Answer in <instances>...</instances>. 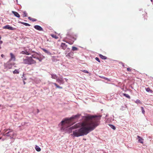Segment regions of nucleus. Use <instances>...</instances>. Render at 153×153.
<instances>
[{"mask_svg":"<svg viewBox=\"0 0 153 153\" xmlns=\"http://www.w3.org/2000/svg\"><path fill=\"white\" fill-rule=\"evenodd\" d=\"M101 117V115H88L85 116V120L83 122L76 124L69 128L70 131L69 133L71 132L72 130L73 129L82 127L79 129L73 131L72 135L74 137H79L86 135L99 125Z\"/></svg>","mask_w":153,"mask_h":153,"instance_id":"nucleus-1","label":"nucleus"},{"mask_svg":"<svg viewBox=\"0 0 153 153\" xmlns=\"http://www.w3.org/2000/svg\"><path fill=\"white\" fill-rule=\"evenodd\" d=\"M80 116V114H77L72 116L70 119H66L62 121L61 122L62 128L64 129V127L65 126H67V127L71 125L70 123L72 119L79 118Z\"/></svg>","mask_w":153,"mask_h":153,"instance_id":"nucleus-2","label":"nucleus"},{"mask_svg":"<svg viewBox=\"0 0 153 153\" xmlns=\"http://www.w3.org/2000/svg\"><path fill=\"white\" fill-rule=\"evenodd\" d=\"M23 63L26 64L31 65L36 63V61L32 58V57L27 56L25 58L23 59Z\"/></svg>","mask_w":153,"mask_h":153,"instance_id":"nucleus-3","label":"nucleus"},{"mask_svg":"<svg viewBox=\"0 0 153 153\" xmlns=\"http://www.w3.org/2000/svg\"><path fill=\"white\" fill-rule=\"evenodd\" d=\"M4 136L9 137L10 138H13L15 133L12 129L11 128L6 129L4 130Z\"/></svg>","mask_w":153,"mask_h":153,"instance_id":"nucleus-4","label":"nucleus"},{"mask_svg":"<svg viewBox=\"0 0 153 153\" xmlns=\"http://www.w3.org/2000/svg\"><path fill=\"white\" fill-rule=\"evenodd\" d=\"M35 52L33 51H32V50L30 49H29L28 51L26 50H24V51H22L20 52V53L23 54H26L27 55H29L31 54V53H34Z\"/></svg>","mask_w":153,"mask_h":153,"instance_id":"nucleus-5","label":"nucleus"},{"mask_svg":"<svg viewBox=\"0 0 153 153\" xmlns=\"http://www.w3.org/2000/svg\"><path fill=\"white\" fill-rule=\"evenodd\" d=\"M14 65V63L13 62L11 63L10 62V61H9L7 62L6 64H5V66L6 68L8 69H11L13 66Z\"/></svg>","mask_w":153,"mask_h":153,"instance_id":"nucleus-6","label":"nucleus"},{"mask_svg":"<svg viewBox=\"0 0 153 153\" xmlns=\"http://www.w3.org/2000/svg\"><path fill=\"white\" fill-rule=\"evenodd\" d=\"M3 28L5 29H7L9 30H15L16 29V28H13V27L10 26L9 25H7L3 27Z\"/></svg>","mask_w":153,"mask_h":153,"instance_id":"nucleus-7","label":"nucleus"},{"mask_svg":"<svg viewBox=\"0 0 153 153\" xmlns=\"http://www.w3.org/2000/svg\"><path fill=\"white\" fill-rule=\"evenodd\" d=\"M10 58L9 59V61H11V60H13V61H15L16 58L15 55L12 53H10Z\"/></svg>","mask_w":153,"mask_h":153,"instance_id":"nucleus-8","label":"nucleus"},{"mask_svg":"<svg viewBox=\"0 0 153 153\" xmlns=\"http://www.w3.org/2000/svg\"><path fill=\"white\" fill-rule=\"evenodd\" d=\"M34 28L36 29L39 30V31H43V28L40 26L39 25H35L34 26Z\"/></svg>","mask_w":153,"mask_h":153,"instance_id":"nucleus-9","label":"nucleus"},{"mask_svg":"<svg viewBox=\"0 0 153 153\" xmlns=\"http://www.w3.org/2000/svg\"><path fill=\"white\" fill-rule=\"evenodd\" d=\"M137 137L138 139V142L141 143H143V139L140 136L138 135Z\"/></svg>","mask_w":153,"mask_h":153,"instance_id":"nucleus-10","label":"nucleus"},{"mask_svg":"<svg viewBox=\"0 0 153 153\" xmlns=\"http://www.w3.org/2000/svg\"><path fill=\"white\" fill-rule=\"evenodd\" d=\"M61 46L63 49L65 50L67 48V45H66L65 43H62Z\"/></svg>","mask_w":153,"mask_h":153,"instance_id":"nucleus-11","label":"nucleus"},{"mask_svg":"<svg viewBox=\"0 0 153 153\" xmlns=\"http://www.w3.org/2000/svg\"><path fill=\"white\" fill-rule=\"evenodd\" d=\"M12 13L13 14L18 18H19L20 16L19 14L17 12L14 11H12Z\"/></svg>","mask_w":153,"mask_h":153,"instance_id":"nucleus-12","label":"nucleus"},{"mask_svg":"<svg viewBox=\"0 0 153 153\" xmlns=\"http://www.w3.org/2000/svg\"><path fill=\"white\" fill-rule=\"evenodd\" d=\"M42 50L43 51H44L45 53H47L48 55H51V53L48 51L46 50L44 48H42Z\"/></svg>","mask_w":153,"mask_h":153,"instance_id":"nucleus-13","label":"nucleus"},{"mask_svg":"<svg viewBox=\"0 0 153 153\" xmlns=\"http://www.w3.org/2000/svg\"><path fill=\"white\" fill-rule=\"evenodd\" d=\"M99 56L102 59H107V57H106L105 56H104L102 55V54H100L99 55Z\"/></svg>","mask_w":153,"mask_h":153,"instance_id":"nucleus-14","label":"nucleus"},{"mask_svg":"<svg viewBox=\"0 0 153 153\" xmlns=\"http://www.w3.org/2000/svg\"><path fill=\"white\" fill-rule=\"evenodd\" d=\"M74 55V53L72 52H70V53H68V54L66 55V56L67 57H70L73 58L72 56H73Z\"/></svg>","mask_w":153,"mask_h":153,"instance_id":"nucleus-15","label":"nucleus"},{"mask_svg":"<svg viewBox=\"0 0 153 153\" xmlns=\"http://www.w3.org/2000/svg\"><path fill=\"white\" fill-rule=\"evenodd\" d=\"M35 148L37 152H40L41 150L40 148L37 146H36Z\"/></svg>","mask_w":153,"mask_h":153,"instance_id":"nucleus-16","label":"nucleus"},{"mask_svg":"<svg viewBox=\"0 0 153 153\" xmlns=\"http://www.w3.org/2000/svg\"><path fill=\"white\" fill-rule=\"evenodd\" d=\"M19 22L20 23H21V24H23L24 25H25L26 26H30V25L28 23H25V22Z\"/></svg>","mask_w":153,"mask_h":153,"instance_id":"nucleus-17","label":"nucleus"},{"mask_svg":"<svg viewBox=\"0 0 153 153\" xmlns=\"http://www.w3.org/2000/svg\"><path fill=\"white\" fill-rule=\"evenodd\" d=\"M51 78L53 79H56L57 78V76L56 74H51Z\"/></svg>","mask_w":153,"mask_h":153,"instance_id":"nucleus-18","label":"nucleus"},{"mask_svg":"<svg viewBox=\"0 0 153 153\" xmlns=\"http://www.w3.org/2000/svg\"><path fill=\"white\" fill-rule=\"evenodd\" d=\"M19 73V70L18 69H15L14 71H13V73L14 74H18Z\"/></svg>","mask_w":153,"mask_h":153,"instance_id":"nucleus-19","label":"nucleus"},{"mask_svg":"<svg viewBox=\"0 0 153 153\" xmlns=\"http://www.w3.org/2000/svg\"><path fill=\"white\" fill-rule=\"evenodd\" d=\"M56 87L57 88H59L60 89H62V87H60L59 85H58L57 84L55 83H53Z\"/></svg>","mask_w":153,"mask_h":153,"instance_id":"nucleus-20","label":"nucleus"},{"mask_svg":"<svg viewBox=\"0 0 153 153\" xmlns=\"http://www.w3.org/2000/svg\"><path fill=\"white\" fill-rule=\"evenodd\" d=\"M65 42L70 45H72L73 44L74 41H65Z\"/></svg>","mask_w":153,"mask_h":153,"instance_id":"nucleus-21","label":"nucleus"},{"mask_svg":"<svg viewBox=\"0 0 153 153\" xmlns=\"http://www.w3.org/2000/svg\"><path fill=\"white\" fill-rule=\"evenodd\" d=\"M51 35L52 36V37L54 38L55 39H58V37L56 35L51 34Z\"/></svg>","mask_w":153,"mask_h":153,"instance_id":"nucleus-22","label":"nucleus"},{"mask_svg":"<svg viewBox=\"0 0 153 153\" xmlns=\"http://www.w3.org/2000/svg\"><path fill=\"white\" fill-rule=\"evenodd\" d=\"M123 95L127 98H128V99H130V96L127 94L124 93L123 94Z\"/></svg>","mask_w":153,"mask_h":153,"instance_id":"nucleus-23","label":"nucleus"},{"mask_svg":"<svg viewBox=\"0 0 153 153\" xmlns=\"http://www.w3.org/2000/svg\"><path fill=\"white\" fill-rule=\"evenodd\" d=\"M56 81L57 82H58L59 83H61L62 81V79H60L59 78H57L56 79Z\"/></svg>","mask_w":153,"mask_h":153,"instance_id":"nucleus-24","label":"nucleus"},{"mask_svg":"<svg viewBox=\"0 0 153 153\" xmlns=\"http://www.w3.org/2000/svg\"><path fill=\"white\" fill-rule=\"evenodd\" d=\"M146 90L148 92H150L151 93L152 92V91L149 88H147L146 89Z\"/></svg>","mask_w":153,"mask_h":153,"instance_id":"nucleus-25","label":"nucleus"},{"mask_svg":"<svg viewBox=\"0 0 153 153\" xmlns=\"http://www.w3.org/2000/svg\"><path fill=\"white\" fill-rule=\"evenodd\" d=\"M72 50H73V51H77L78 50V48L76 47H72Z\"/></svg>","mask_w":153,"mask_h":153,"instance_id":"nucleus-26","label":"nucleus"},{"mask_svg":"<svg viewBox=\"0 0 153 153\" xmlns=\"http://www.w3.org/2000/svg\"><path fill=\"white\" fill-rule=\"evenodd\" d=\"M109 126L110 127L114 130H115L116 129V128L114 126L112 125H109Z\"/></svg>","mask_w":153,"mask_h":153,"instance_id":"nucleus-27","label":"nucleus"},{"mask_svg":"<svg viewBox=\"0 0 153 153\" xmlns=\"http://www.w3.org/2000/svg\"><path fill=\"white\" fill-rule=\"evenodd\" d=\"M141 110H142V113L143 114H144L145 112V111L144 110L143 108V107H141Z\"/></svg>","mask_w":153,"mask_h":153,"instance_id":"nucleus-28","label":"nucleus"},{"mask_svg":"<svg viewBox=\"0 0 153 153\" xmlns=\"http://www.w3.org/2000/svg\"><path fill=\"white\" fill-rule=\"evenodd\" d=\"M136 102L137 103H141V101L139 100H136Z\"/></svg>","mask_w":153,"mask_h":153,"instance_id":"nucleus-29","label":"nucleus"},{"mask_svg":"<svg viewBox=\"0 0 153 153\" xmlns=\"http://www.w3.org/2000/svg\"><path fill=\"white\" fill-rule=\"evenodd\" d=\"M27 16V14L25 12H23V16L24 17Z\"/></svg>","mask_w":153,"mask_h":153,"instance_id":"nucleus-30","label":"nucleus"},{"mask_svg":"<svg viewBox=\"0 0 153 153\" xmlns=\"http://www.w3.org/2000/svg\"><path fill=\"white\" fill-rule=\"evenodd\" d=\"M131 70H132V69L131 68H127V70L128 71L130 72L131 71Z\"/></svg>","mask_w":153,"mask_h":153,"instance_id":"nucleus-31","label":"nucleus"},{"mask_svg":"<svg viewBox=\"0 0 153 153\" xmlns=\"http://www.w3.org/2000/svg\"><path fill=\"white\" fill-rule=\"evenodd\" d=\"M102 78L105 80H107L108 81H110V80L109 79H108V78H106V77H103Z\"/></svg>","mask_w":153,"mask_h":153,"instance_id":"nucleus-32","label":"nucleus"},{"mask_svg":"<svg viewBox=\"0 0 153 153\" xmlns=\"http://www.w3.org/2000/svg\"><path fill=\"white\" fill-rule=\"evenodd\" d=\"M95 59L98 62H100V60L98 58V57H96L95 58Z\"/></svg>","mask_w":153,"mask_h":153,"instance_id":"nucleus-33","label":"nucleus"},{"mask_svg":"<svg viewBox=\"0 0 153 153\" xmlns=\"http://www.w3.org/2000/svg\"><path fill=\"white\" fill-rule=\"evenodd\" d=\"M82 71L85 73H89L88 72L87 70H84Z\"/></svg>","mask_w":153,"mask_h":153,"instance_id":"nucleus-34","label":"nucleus"},{"mask_svg":"<svg viewBox=\"0 0 153 153\" xmlns=\"http://www.w3.org/2000/svg\"><path fill=\"white\" fill-rule=\"evenodd\" d=\"M31 21L32 22H35V21H36V19H34V18H32Z\"/></svg>","mask_w":153,"mask_h":153,"instance_id":"nucleus-35","label":"nucleus"},{"mask_svg":"<svg viewBox=\"0 0 153 153\" xmlns=\"http://www.w3.org/2000/svg\"><path fill=\"white\" fill-rule=\"evenodd\" d=\"M30 57H32V58H36V56H35V55L34 54H33Z\"/></svg>","mask_w":153,"mask_h":153,"instance_id":"nucleus-36","label":"nucleus"},{"mask_svg":"<svg viewBox=\"0 0 153 153\" xmlns=\"http://www.w3.org/2000/svg\"><path fill=\"white\" fill-rule=\"evenodd\" d=\"M76 37H73V39L74 40H76V36H75Z\"/></svg>","mask_w":153,"mask_h":153,"instance_id":"nucleus-37","label":"nucleus"},{"mask_svg":"<svg viewBox=\"0 0 153 153\" xmlns=\"http://www.w3.org/2000/svg\"><path fill=\"white\" fill-rule=\"evenodd\" d=\"M121 64L122 65V66H123V67H124V64L122 62H121Z\"/></svg>","mask_w":153,"mask_h":153,"instance_id":"nucleus-38","label":"nucleus"},{"mask_svg":"<svg viewBox=\"0 0 153 153\" xmlns=\"http://www.w3.org/2000/svg\"><path fill=\"white\" fill-rule=\"evenodd\" d=\"M4 54H2L1 55V56L2 57V58H3L4 57Z\"/></svg>","mask_w":153,"mask_h":153,"instance_id":"nucleus-39","label":"nucleus"},{"mask_svg":"<svg viewBox=\"0 0 153 153\" xmlns=\"http://www.w3.org/2000/svg\"><path fill=\"white\" fill-rule=\"evenodd\" d=\"M28 19H29L30 20H31V19H32V18H31V17H28Z\"/></svg>","mask_w":153,"mask_h":153,"instance_id":"nucleus-40","label":"nucleus"},{"mask_svg":"<svg viewBox=\"0 0 153 153\" xmlns=\"http://www.w3.org/2000/svg\"><path fill=\"white\" fill-rule=\"evenodd\" d=\"M3 43V42L2 41H1L0 40V44H2Z\"/></svg>","mask_w":153,"mask_h":153,"instance_id":"nucleus-41","label":"nucleus"},{"mask_svg":"<svg viewBox=\"0 0 153 153\" xmlns=\"http://www.w3.org/2000/svg\"><path fill=\"white\" fill-rule=\"evenodd\" d=\"M36 59H39V58H38V57H36V58H35Z\"/></svg>","mask_w":153,"mask_h":153,"instance_id":"nucleus-42","label":"nucleus"},{"mask_svg":"<svg viewBox=\"0 0 153 153\" xmlns=\"http://www.w3.org/2000/svg\"><path fill=\"white\" fill-rule=\"evenodd\" d=\"M23 82L24 84V85H25V81H23Z\"/></svg>","mask_w":153,"mask_h":153,"instance_id":"nucleus-43","label":"nucleus"},{"mask_svg":"<svg viewBox=\"0 0 153 153\" xmlns=\"http://www.w3.org/2000/svg\"><path fill=\"white\" fill-rule=\"evenodd\" d=\"M40 61H41V60L39 58V59H38Z\"/></svg>","mask_w":153,"mask_h":153,"instance_id":"nucleus-44","label":"nucleus"},{"mask_svg":"<svg viewBox=\"0 0 153 153\" xmlns=\"http://www.w3.org/2000/svg\"><path fill=\"white\" fill-rule=\"evenodd\" d=\"M23 79L24 80H26V78H23Z\"/></svg>","mask_w":153,"mask_h":153,"instance_id":"nucleus-45","label":"nucleus"},{"mask_svg":"<svg viewBox=\"0 0 153 153\" xmlns=\"http://www.w3.org/2000/svg\"><path fill=\"white\" fill-rule=\"evenodd\" d=\"M1 36H0V40H1Z\"/></svg>","mask_w":153,"mask_h":153,"instance_id":"nucleus-46","label":"nucleus"},{"mask_svg":"<svg viewBox=\"0 0 153 153\" xmlns=\"http://www.w3.org/2000/svg\"><path fill=\"white\" fill-rule=\"evenodd\" d=\"M37 111H38V113L39 112V111L38 109V110Z\"/></svg>","mask_w":153,"mask_h":153,"instance_id":"nucleus-47","label":"nucleus"},{"mask_svg":"<svg viewBox=\"0 0 153 153\" xmlns=\"http://www.w3.org/2000/svg\"><path fill=\"white\" fill-rule=\"evenodd\" d=\"M83 139L85 140H86L85 139Z\"/></svg>","mask_w":153,"mask_h":153,"instance_id":"nucleus-48","label":"nucleus"},{"mask_svg":"<svg viewBox=\"0 0 153 153\" xmlns=\"http://www.w3.org/2000/svg\"><path fill=\"white\" fill-rule=\"evenodd\" d=\"M151 1L152 2L153 1V0H151Z\"/></svg>","mask_w":153,"mask_h":153,"instance_id":"nucleus-49","label":"nucleus"},{"mask_svg":"<svg viewBox=\"0 0 153 153\" xmlns=\"http://www.w3.org/2000/svg\"><path fill=\"white\" fill-rule=\"evenodd\" d=\"M1 48V46H0V49Z\"/></svg>","mask_w":153,"mask_h":153,"instance_id":"nucleus-50","label":"nucleus"},{"mask_svg":"<svg viewBox=\"0 0 153 153\" xmlns=\"http://www.w3.org/2000/svg\"><path fill=\"white\" fill-rule=\"evenodd\" d=\"M1 106V105H0V107Z\"/></svg>","mask_w":153,"mask_h":153,"instance_id":"nucleus-51","label":"nucleus"}]
</instances>
